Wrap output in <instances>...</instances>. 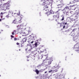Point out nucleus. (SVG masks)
Returning <instances> with one entry per match:
<instances>
[{"instance_id":"1","label":"nucleus","mask_w":79,"mask_h":79,"mask_svg":"<svg viewBox=\"0 0 79 79\" xmlns=\"http://www.w3.org/2000/svg\"><path fill=\"white\" fill-rule=\"evenodd\" d=\"M41 3H42L41 5H45V8H48V5H50V2L49 0L44 1L42 0L41 2Z\"/></svg>"},{"instance_id":"2","label":"nucleus","mask_w":79,"mask_h":79,"mask_svg":"<svg viewBox=\"0 0 79 79\" xmlns=\"http://www.w3.org/2000/svg\"><path fill=\"white\" fill-rule=\"evenodd\" d=\"M2 7L3 8L2 9V10H4L5 11H6V10H9L10 8V6L8 5V3H7L4 4Z\"/></svg>"},{"instance_id":"3","label":"nucleus","mask_w":79,"mask_h":79,"mask_svg":"<svg viewBox=\"0 0 79 79\" xmlns=\"http://www.w3.org/2000/svg\"><path fill=\"white\" fill-rule=\"evenodd\" d=\"M50 11H49V13L50 14H57V15H60V10L59 9L56 12H53V10H50Z\"/></svg>"},{"instance_id":"4","label":"nucleus","mask_w":79,"mask_h":79,"mask_svg":"<svg viewBox=\"0 0 79 79\" xmlns=\"http://www.w3.org/2000/svg\"><path fill=\"white\" fill-rule=\"evenodd\" d=\"M60 18V16L58 15H54L52 16V19L53 20H55L56 21H58V18Z\"/></svg>"},{"instance_id":"5","label":"nucleus","mask_w":79,"mask_h":79,"mask_svg":"<svg viewBox=\"0 0 79 79\" xmlns=\"http://www.w3.org/2000/svg\"><path fill=\"white\" fill-rule=\"evenodd\" d=\"M75 50L77 52H79V44L77 43L74 46Z\"/></svg>"},{"instance_id":"6","label":"nucleus","mask_w":79,"mask_h":79,"mask_svg":"<svg viewBox=\"0 0 79 79\" xmlns=\"http://www.w3.org/2000/svg\"><path fill=\"white\" fill-rule=\"evenodd\" d=\"M52 69L54 70L49 71V72L50 73V72H52V73H54V71H55V72H56V70L59 69V67H53Z\"/></svg>"},{"instance_id":"7","label":"nucleus","mask_w":79,"mask_h":79,"mask_svg":"<svg viewBox=\"0 0 79 79\" xmlns=\"http://www.w3.org/2000/svg\"><path fill=\"white\" fill-rule=\"evenodd\" d=\"M48 61H47L46 59H45L44 60H43V63H42V64H43V65H47V62Z\"/></svg>"},{"instance_id":"8","label":"nucleus","mask_w":79,"mask_h":79,"mask_svg":"<svg viewBox=\"0 0 79 79\" xmlns=\"http://www.w3.org/2000/svg\"><path fill=\"white\" fill-rule=\"evenodd\" d=\"M64 4H63V1H61L60 2V4H58L57 6H60L58 7V8H60V7H61V6L62 5H63Z\"/></svg>"},{"instance_id":"9","label":"nucleus","mask_w":79,"mask_h":79,"mask_svg":"<svg viewBox=\"0 0 79 79\" xmlns=\"http://www.w3.org/2000/svg\"><path fill=\"white\" fill-rule=\"evenodd\" d=\"M30 37H31L34 40H35V39H37V36L35 35L32 34L30 35Z\"/></svg>"},{"instance_id":"10","label":"nucleus","mask_w":79,"mask_h":79,"mask_svg":"<svg viewBox=\"0 0 79 79\" xmlns=\"http://www.w3.org/2000/svg\"><path fill=\"white\" fill-rule=\"evenodd\" d=\"M17 27H19V28H20V30L21 31H23V30H24V28H23V25H18L17 26Z\"/></svg>"},{"instance_id":"11","label":"nucleus","mask_w":79,"mask_h":79,"mask_svg":"<svg viewBox=\"0 0 79 79\" xmlns=\"http://www.w3.org/2000/svg\"><path fill=\"white\" fill-rule=\"evenodd\" d=\"M18 21H19V20L17 19H15L13 21V23H14V24H18Z\"/></svg>"},{"instance_id":"12","label":"nucleus","mask_w":79,"mask_h":79,"mask_svg":"<svg viewBox=\"0 0 79 79\" xmlns=\"http://www.w3.org/2000/svg\"><path fill=\"white\" fill-rule=\"evenodd\" d=\"M69 6H66L65 7V8L63 10H65V11H69Z\"/></svg>"},{"instance_id":"13","label":"nucleus","mask_w":79,"mask_h":79,"mask_svg":"<svg viewBox=\"0 0 79 79\" xmlns=\"http://www.w3.org/2000/svg\"><path fill=\"white\" fill-rule=\"evenodd\" d=\"M32 39H28V42L29 44H31H31H33V42H34V41H32Z\"/></svg>"},{"instance_id":"14","label":"nucleus","mask_w":79,"mask_h":79,"mask_svg":"<svg viewBox=\"0 0 79 79\" xmlns=\"http://www.w3.org/2000/svg\"><path fill=\"white\" fill-rule=\"evenodd\" d=\"M16 15H20V11L19 12V14H18V13H14L13 16H16Z\"/></svg>"},{"instance_id":"15","label":"nucleus","mask_w":79,"mask_h":79,"mask_svg":"<svg viewBox=\"0 0 79 79\" xmlns=\"http://www.w3.org/2000/svg\"><path fill=\"white\" fill-rule=\"evenodd\" d=\"M27 40V38H24L22 40V41L23 42H26Z\"/></svg>"},{"instance_id":"16","label":"nucleus","mask_w":79,"mask_h":79,"mask_svg":"<svg viewBox=\"0 0 79 79\" xmlns=\"http://www.w3.org/2000/svg\"><path fill=\"white\" fill-rule=\"evenodd\" d=\"M63 13L64 14H66L67 15V13L69 12L68 11H67L66 10H64L63 9Z\"/></svg>"},{"instance_id":"17","label":"nucleus","mask_w":79,"mask_h":79,"mask_svg":"<svg viewBox=\"0 0 79 79\" xmlns=\"http://www.w3.org/2000/svg\"><path fill=\"white\" fill-rule=\"evenodd\" d=\"M51 63H52V60H49L48 61V63L47 64V65H49L50 64H51Z\"/></svg>"},{"instance_id":"18","label":"nucleus","mask_w":79,"mask_h":79,"mask_svg":"<svg viewBox=\"0 0 79 79\" xmlns=\"http://www.w3.org/2000/svg\"><path fill=\"white\" fill-rule=\"evenodd\" d=\"M35 73H36L37 74H38L39 73V70H38V69H36L35 70Z\"/></svg>"},{"instance_id":"19","label":"nucleus","mask_w":79,"mask_h":79,"mask_svg":"<svg viewBox=\"0 0 79 79\" xmlns=\"http://www.w3.org/2000/svg\"><path fill=\"white\" fill-rule=\"evenodd\" d=\"M20 31L21 30V29L19 28H19H17V31L18 32H20Z\"/></svg>"},{"instance_id":"20","label":"nucleus","mask_w":79,"mask_h":79,"mask_svg":"<svg viewBox=\"0 0 79 79\" xmlns=\"http://www.w3.org/2000/svg\"><path fill=\"white\" fill-rule=\"evenodd\" d=\"M45 60H46V61H47L48 60H50V58L48 57H47L46 58Z\"/></svg>"},{"instance_id":"21","label":"nucleus","mask_w":79,"mask_h":79,"mask_svg":"<svg viewBox=\"0 0 79 79\" xmlns=\"http://www.w3.org/2000/svg\"><path fill=\"white\" fill-rule=\"evenodd\" d=\"M48 11V10H44V11H45V14H48V12H49V11H48V12H46V11Z\"/></svg>"},{"instance_id":"22","label":"nucleus","mask_w":79,"mask_h":79,"mask_svg":"<svg viewBox=\"0 0 79 79\" xmlns=\"http://www.w3.org/2000/svg\"><path fill=\"white\" fill-rule=\"evenodd\" d=\"M35 51L33 52H32V53H31V55H32L33 54V53H34V54H33V55H35V54H35Z\"/></svg>"},{"instance_id":"23","label":"nucleus","mask_w":79,"mask_h":79,"mask_svg":"<svg viewBox=\"0 0 79 79\" xmlns=\"http://www.w3.org/2000/svg\"><path fill=\"white\" fill-rule=\"evenodd\" d=\"M20 16L21 18V19H22V18H23V16L22 15H20Z\"/></svg>"},{"instance_id":"24","label":"nucleus","mask_w":79,"mask_h":79,"mask_svg":"<svg viewBox=\"0 0 79 79\" xmlns=\"http://www.w3.org/2000/svg\"><path fill=\"white\" fill-rule=\"evenodd\" d=\"M63 25H64V24H67V23H65L64 22L63 23Z\"/></svg>"},{"instance_id":"25","label":"nucleus","mask_w":79,"mask_h":79,"mask_svg":"<svg viewBox=\"0 0 79 79\" xmlns=\"http://www.w3.org/2000/svg\"><path fill=\"white\" fill-rule=\"evenodd\" d=\"M37 42H36L35 43V47H37Z\"/></svg>"},{"instance_id":"26","label":"nucleus","mask_w":79,"mask_h":79,"mask_svg":"<svg viewBox=\"0 0 79 79\" xmlns=\"http://www.w3.org/2000/svg\"><path fill=\"white\" fill-rule=\"evenodd\" d=\"M5 13H6V12H1V15H2V14H5Z\"/></svg>"},{"instance_id":"27","label":"nucleus","mask_w":79,"mask_h":79,"mask_svg":"<svg viewBox=\"0 0 79 79\" xmlns=\"http://www.w3.org/2000/svg\"><path fill=\"white\" fill-rule=\"evenodd\" d=\"M64 16H63L62 17V18L61 19V20L63 21V20H64Z\"/></svg>"},{"instance_id":"28","label":"nucleus","mask_w":79,"mask_h":79,"mask_svg":"<svg viewBox=\"0 0 79 79\" xmlns=\"http://www.w3.org/2000/svg\"><path fill=\"white\" fill-rule=\"evenodd\" d=\"M17 38H14V40H17Z\"/></svg>"},{"instance_id":"29","label":"nucleus","mask_w":79,"mask_h":79,"mask_svg":"<svg viewBox=\"0 0 79 79\" xmlns=\"http://www.w3.org/2000/svg\"><path fill=\"white\" fill-rule=\"evenodd\" d=\"M11 38H14V36H13L12 35H11Z\"/></svg>"},{"instance_id":"30","label":"nucleus","mask_w":79,"mask_h":79,"mask_svg":"<svg viewBox=\"0 0 79 79\" xmlns=\"http://www.w3.org/2000/svg\"><path fill=\"white\" fill-rule=\"evenodd\" d=\"M14 32H15V33H16V30H14L13 31Z\"/></svg>"},{"instance_id":"31","label":"nucleus","mask_w":79,"mask_h":79,"mask_svg":"<svg viewBox=\"0 0 79 79\" xmlns=\"http://www.w3.org/2000/svg\"><path fill=\"white\" fill-rule=\"evenodd\" d=\"M6 18H8V17H10V16H9V15H6Z\"/></svg>"},{"instance_id":"32","label":"nucleus","mask_w":79,"mask_h":79,"mask_svg":"<svg viewBox=\"0 0 79 79\" xmlns=\"http://www.w3.org/2000/svg\"><path fill=\"white\" fill-rule=\"evenodd\" d=\"M63 29H64L65 28V25H64L63 27Z\"/></svg>"},{"instance_id":"33","label":"nucleus","mask_w":79,"mask_h":79,"mask_svg":"<svg viewBox=\"0 0 79 79\" xmlns=\"http://www.w3.org/2000/svg\"><path fill=\"white\" fill-rule=\"evenodd\" d=\"M12 34V35H14V32L13 31Z\"/></svg>"},{"instance_id":"34","label":"nucleus","mask_w":79,"mask_h":79,"mask_svg":"<svg viewBox=\"0 0 79 79\" xmlns=\"http://www.w3.org/2000/svg\"><path fill=\"white\" fill-rule=\"evenodd\" d=\"M1 18L2 19V18H3V16L2 15H1Z\"/></svg>"},{"instance_id":"35","label":"nucleus","mask_w":79,"mask_h":79,"mask_svg":"<svg viewBox=\"0 0 79 79\" xmlns=\"http://www.w3.org/2000/svg\"><path fill=\"white\" fill-rule=\"evenodd\" d=\"M16 44H17V45H19V43H16Z\"/></svg>"},{"instance_id":"36","label":"nucleus","mask_w":79,"mask_h":79,"mask_svg":"<svg viewBox=\"0 0 79 79\" xmlns=\"http://www.w3.org/2000/svg\"><path fill=\"white\" fill-rule=\"evenodd\" d=\"M27 35H23V36H26Z\"/></svg>"},{"instance_id":"37","label":"nucleus","mask_w":79,"mask_h":79,"mask_svg":"<svg viewBox=\"0 0 79 79\" xmlns=\"http://www.w3.org/2000/svg\"><path fill=\"white\" fill-rule=\"evenodd\" d=\"M61 27V26H62V25L61 24V23H60V25Z\"/></svg>"},{"instance_id":"38","label":"nucleus","mask_w":79,"mask_h":79,"mask_svg":"<svg viewBox=\"0 0 79 79\" xmlns=\"http://www.w3.org/2000/svg\"><path fill=\"white\" fill-rule=\"evenodd\" d=\"M4 19H5V18L2 19V20H4Z\"/></svg>"},{"instance_id":"39","label":"nucleus","mask_w":79,"mask_h":79,"mask_svg":"<svg viewBox=\"0 0 79 79\" xmlns=\"http://www.w3.org/2000/svg\"><path fill=\"white\" fill-rule=\"evenodd\" d=\"M1 21H2V19H0V22H1Z\"/></svg>"},{"instance_id":"40","label":"nucleus","mask_w":79,"mask_h":79,"mask_svg":"<svg viewBox=\"0 0 79 79\" xmlns=\"http://www.w3.org/2000/svg\"><path fill=\"white\" fill-rule=\"evenodd\" d=\"M47 73V71L45 72V73Z\"/></svg>"},{"instance_id":"41","label":"nucleus","mask_w":79,"mask_h":79,"mask_svg":"<svg viewBox=\"0 0 79 79\" xmlns=\"http://www.w3.org/2000/svg\"><path fill=\"white\" fill-rule=\"evenodd\" d=\"M41 57H42V58H43V56H42Z\"/></svg>"},{"instance_id":"42","label":"nucleus","mask_w":79,"mask_h":79,"mask_svg":"<svg viewBox=\"0 0 79 79\" xmlns=\"http://www.w3.org/2000/svg\"><path fill=\"white\" fill-rule=\"evenodd\" d=\"M27 61H29V60H27Z\"/></svg>"},{"instance_id":"43","label":"nucleus","mask_w":79,"mask_h":79,"mask_svg":"<svg viewBox=\"0 0 79 79\" xmlns=\"http://www.w3.org/2000/svg\"><path fill=\"white\" fill-rule=\"evenodd\" d=\"M44 50H45V51H46V49H45Z\"/></svg>"},{"instance_id":"44","label":"nucleus","mask_w":79,"mask_h":79,"mask_svg":"<svg viewBox=\"0 0 79 79\" xmlns=\"http://www.w3.org/2000/svg\"><path fill=\"white\" fill-rule=\"evenodd\" d=\"M12 15H13V12L12 13Z\"/></svg>"},{"instance_id":"45","label":"nucleus","mask_w":79,"mask_h":79,"mask_svg":"<svg viewBox=\"0 0 79 79\" xmlns=\"http://www.w3.org/2000/svg\"><path fill=\"white\" fill-rule=\"evenodd\" d=\"M0 76H1V75H0Z\"/></svg>"},{"instance_id":"46","label":"nucleus","mask_w":79,"mask_h":79,"mask_svg":"<svg viewBox=\"0 0 79 79\" xmlns=\"http://www.w3.org/2000/svg\"><path fill=\"white\" fill-rule=\"evenodd\" d=\"M59 24H60V23H59Z\"/></svg>"},{"instance_id":"47","label":"nucleus","mask_w":79,"mask_h":79,"mask_svg":"<svg viewBox=\"0 0 79 79\" xmlns=\"http://www.w3.org/2000/svg\"><path fill=\"white\" fill-rule=\"evenodd\" d=\"M0 33H1L0 32Z\"/></svg>"}]
</instances>
